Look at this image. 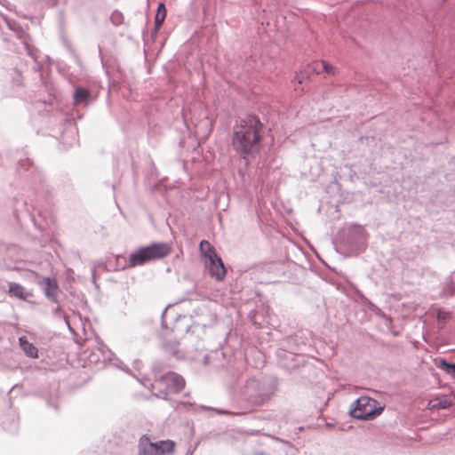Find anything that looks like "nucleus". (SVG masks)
Segmentation results:
<instances>
[{
  "instance_id": "6e6552de",
  "label": "nucleus",
  "mask_w": 455,
  "mask_h": 455,
  "mask_svg": "<svg viewBox=\"0 0 455 455\" xmlns=\"http://www.w3.org/2000/svg\"><path fill=\"white\" fill-rule=\"evenodd\" d=\"M8 293L11 296L16 297L23 300L27 299L28 297L31 296V294L28 292L23 286L16 283H9Z\"/></svg>"
},
{
  "instance_id": "423d86ee",
  "label": "nucleus",
  "mask_w": 455,
  "mask_h": 455,
  "mask_svg": "<svg viewBox=\"0 0 455 455\" xmlns=\"http://www.w3.org/2000/svg\"><path fill=\"white\" fill-rule=\"evenodd\" d=\"M204 265L210 275L216 281L221 282L225 279L227 270L220 257L210 259V260L206 261Z\"/></svg>"
},
{
  "instance_id": "39448f33",
  "label": "nucleus",
  "mask_w": 455,
  "mask_h": 455,
  "mask_svg": "<svg viewBox=\"0 0 455 455\" xmlns=\"http://www.w3.org/2000/svg\"><path fill=\"white\" fill-rule=\"evenodd\" d=\"M356 406L351 411V414L354 418L359 419H371L379 415L383 408L378 406V403L376 400L370 398L368 396H361L355 402Z\"/></svg>"
},
{
  "instance_id": "7ed1b4c3",
  "label": "nucleus",
  "mask_w": 455,
  "mask_h": 455,
  "mask_svg": "<svg viewBox=\"0 0 455 455\" xmlns=\"http://www.w3.org/2000/svg\"><path fill=\"white\" fill-rule=\"evenodd\" d=\"M185 385V379L180 375L168 372L154 380L152 391L157 397L167 399L169 395L182 391Z\"/></svg>"
},
{
  "instance_id": "4468645a",
  "label": "nucleus",
  "mask_w": 455,
  "mask_h": 455,
  "mask_svg": "<svg viewBox=\"0 0 455 455\" xmlns=\"http://www.w3.org/2000/svg\"><path fill=\"white\" fill-rule=\"evenodd\" d=\"M90 97V92L84 88H77L75 92V103L79 104L82 102H87Z\"/></svg>"
},
{
  "instance_id": "9b49d317",
  "label": "nucleus",
  "mask_w": 455,
  "mask_h": 455,
  "mask_svg": "<svg viewBox=\"0 0 455 455\" xmlns=\"http://www.w3.org/2000/svg\"><path fill=\"white\" fill-rule=\"evenodd\" d=\"M314 70L318 74L322 72H325L332 76L336 74V68L324 60L315 62Z\"/></svg>"
},
{
  "instance_id": "1a4fd4ad",
  "label": "nucleus",
  "mask_w": 455,
  "mask_h": 455,
  "mask_svg": "<svg viewBox=\"0 0 455 455\" xmlns=\"http://www.w3.org/2000/svg\"><path fill=\"white\" fill-rule=\"evenodd\" d=\"M19 343L23 350V352L30 358H37L38 357V350L37 348L28 340L26 337H20L19 339Z\"/></svg>"
},
{
  "instance_id": "9d476101",
  "label": "nucleus",
  "mask_w": 455,
  "mask_h": 455,
  "mask_svg": "<svg viewBox=\"0 0 455 455\" xmlns=\"http://www.w3.org/2000/svg\"><path fill=\"white\" fill-rule=\"evenodd\" d=\"M166 14H167V10H166L165 4L164 3H160L158 4L157 11H156V17H155L156 31H158L161 28V27L166 18Z\"/></svg>"
},
{
  "instance_id": "0eeeda50",
  "label": "nucleus",
  "mask_w": 455,
  "mask_h": 455,
  "mask_svg": "<svg viewBox=\"0 0 455 455\" xmlns=\"http://www.w3.org/2000/svg\"><path fill=\"white\" fill-rule=\"evenodd\" d=\"M199 251L202 261L205 264L210 259H216L220 257L213 245L206 240H203L199 245Z\"/></svg>"
},
{
  "instance_id": "ddd939ff",
  "label": "nucleus",
  "mask_w": 455,
  "mask_h": 455,
  "mask_svg": "<svg viewBox=\"0 0 455 455\" xmlns=\"http://www.w3.org/2000/svg\"><path fill=\"white\" fill-rule=\"evenodd\" d=\"M453 402L447 397L435 399L429 403L431 409H446L452 405Z\"/></svg>"
},
{
  "instance_id": "2eb2a0df",
  "label": "nucleus",
  "mask_w": 455,
  "mask_h": 455,
  "mask_svg": "<svg viewBox=\"0 0 455 455\" xmlns=\"http://www.w3.org/2000/svg\"><path fill=\"white\" fill-rule=\"evenodd\" d=\"M165 349L170 352L172 355H178L179 353V343L174 342H168L164 345Z\"/></svg>"
},
{
  "instance_id": "20e7f679",
  "label": "nucleus",
  "mask_w": 455,
  "mask_h": 455,
  "mask_svg": "<svg viewBox=\"0 0 455 455\" xmlns=\"http://www.w3.org/2000/svg\"><path fill=\"white\" fill-rule=\"evenodd\" d=\"M176 443L172 440L153 442L149 436L142 435L138 443V455H172Z\"/></svg>"
},
{
  "instance_id": "f257e3e1",
  "label": "nucleus",
  "mask_w": 455,
  "mask_h": 455,
  "mask_svg": "<svg viewBox=\"0 0 455 455\" xmlns=\"http://www.w3.org/2000/svg\"><path fill=\"white\" fill-rule=\"evenodd\" d=\"M261 124L255 116H249L234 127L232 146L234 149L245 157L251 154L259 146L261 135Z\"/></svg>"
},
{
  "instance_id": "a211bd4d",
  "label": "nucleus",
  "mask_w": 455,
  "mask_h": 455,
  "mask_svg": "<svg viewBox=\"0 0 455 455\" xmlns=\"http://www.w3.org/2000/svg\"><path fill=\"white\" fill-rule=\"evenodd\" d=\"M47 283H48L49 286H52V282L49 278L47 279Z\"/></svg>"
},
{
  "instance_id": "dca6fc26",
  "label": "nucleus",
  "mask_w": 455,
  "mask_h": 455,
  "mask_svg": "<svg viewBox=\"0 0 455 455\" xmlns=\"http://www.w3.org/2000/svg\"><path fill=\"white\" fill-rule=\"evenodd\" d=\"M111 20L115 25H120L124 20L123 14L119 12H114L111 15Z\"/></svg>"
},
{
  "instance_id": "f8f14e48",
  "label": "nucleus",
  "mask_w": 455,
  "mask_h": 455,
  "mask_svg": "<svg viewBox=\"0 0 455 455\" xmlns=\"http://www.w3.org/2000/svg\"><path fill=\"white\" fill-rule=\"evenodd\" d=\"M435 365L446 373L455 377V363H449L444 359H436Z\"/></svg>"
},
{
  "instance_id": "f03ea898",
  "label": "nucleus",
  "mask_w": 455,
  "mask_h": 455,
  "mask_svg": "<svg viewBox=\"0 0 455 455\" xmlns=\"http://www.w3.org/2000/svg\"><path fill=\"white\" fill-rule=\"evenodd\" d=\"M172 252V246L166 243H153L148 246L139 248L130 254L128 267H134L145 265L150 261L158 260L167 257Z\"/></svg>"
},
{
  "instance_id": "f3484780",
  "label": "nucleus",
  "mask_w": 455,
  "mask_h": 455,
  "mask_svg": "<svg viewBox=\"0 0 455 455\" xmlns=\"http://www.w3.org/2000/svg\"><path fill=\"white\" fill-rule=\"evenodd\" d=\"M215 411L218 413V414H232L231 412L229 411H222V410H215Z\"/></svg>"
}]
</instances>
